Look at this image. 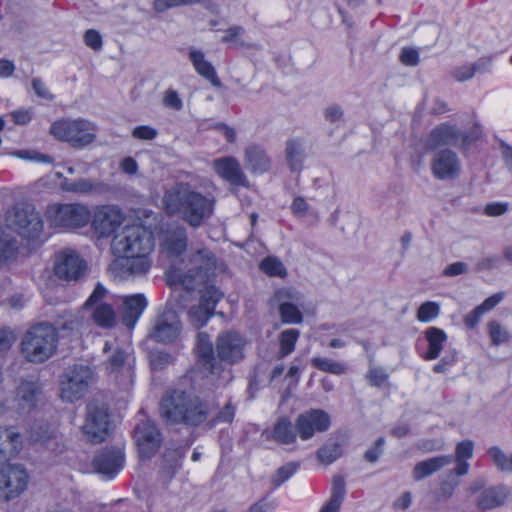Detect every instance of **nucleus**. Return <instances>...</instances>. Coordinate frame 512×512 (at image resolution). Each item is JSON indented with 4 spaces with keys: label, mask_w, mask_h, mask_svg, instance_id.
<instances>
[{
    "label": "nucleus",
    "mask_w": 512,
    "mask_h": 512,
    "mask_svg": "<svg viewBox=\"0 0 512 512\" xmlns=\"http://www.w3.org/2000/svg\"><path fill=\"white\" fill-rule=\"evenodd\" d=\"M163 204L168 215H178L189 226L198 228L212 216L215 199L187 182H179L165 192Z\"/></svg>",
    "instance_id": "f257e3e1"
},
{
    "label": "nucleus",
    "mask_w": 512,
    "mask_h": 512,
    "mask_svg": "<svg viewBox=\"0 0 512 512\" xmlns=\"http://www.w3.org/2000/svg\"><path fill=\"white\" fill-rule=\"evenodd\" d=\"M159 415L169 425L199 427L210 416V407L201 397L181 389L164 393L159 403Z\"/></svg>",
    "instance_id": "f03ea898"
},
{
    "label": "nucleus",
    "mask_w": 512,
    "mask_h": 512,
    "mask_svg": "<svg viewBox=\"0 0 512 512\" xmlns=\"http://www.w3.org/2000/svg\"><path fill=\"white\" fill-rule=\"evenodd\" d=\"M184 267L172 266L167 273V281L171 286H181L186 291H193L207 282L210 273L217 267L215 254L207 247L192 252Z\"/></svg>",
    "instance_id": "7ed1b4c3"
},
{
    "label": "nucleus",
    "mask_w": 512,
    "mask_h": 512,
    "mask_svg": "<svg viewBox=\"0 0 512 512\" xmlns=\"http://www.w3.org/2000/svg\"><path fill=\"white\" fill-rule=\"evenodd\" d=\"M247 341L243 335L234 330H225L216 337L215 362L219 370L212 373L211 381L217 385H225L233 378L231 366L245 358Z\"/></svg>",
    "instance_id": "20e7f679"
},
{
    "label": "nucleus",
    "mask_w": 512,
    "mask_h": 512,
    "mask_svg": "<svg viewBox=\"0 0 512 512\" xmlns=\"http://www.w3.org/2000/svg\"><path fill=\"white\" fill-rule=\"evenodd\" d=\"M58 333L56 328L47 322L30 327L23 335L20 351L27 362L42 364L57 351Z\"/></svg>",
    "instance_id": "39448f33"
},
{
    "label": "nucleus",
    "mask_w": 512,
    "mask_h": 512,
    "mask_svg": "<svg viewBox=\"0 0 512 512\" xmlns=\"http://www.w3.org/2000/svg\"><path fill=\"white\" fill-rule=\"evenodd\" d=\"M153 247L151 232L141 225L125 226L114 235L111 242V251L116 258L149 254Z\"/></svg>",
    "instance_id": "423d86ee"
},
{
    "label": "nucleus",
    "mask_w": 512,
    "mask_h": 512,
    "mask_svg": "<svg viewBox=\"0 0 512 512\" xmlns=\"http://www.w3.org/2000/svg\"><path fill=\"white\" fill-rule=\"evenodd\" d=\"M95 382L93 370L83 364L68 366L59 379L60 397L63 401L73 403L82 399Z\"/></svg>",
    "instance_id": "0eeeda50"
},
{
    "label": "nucleus",
    "mask_w": 512,
    "mask_h": 512,
    "mask_svg": "<svg viewBox=\"0 0 512 512\" xmlns=\"http://www.w3.org/2000/svg\"><path fill=\"white\" fill-rule=\"evenodd\" d=\"M97 127L85 119H62L54 122L50 133L60 141L68 142L73 148H83L96 139Z\"/></svg>",
    "instance_id": "6e6552de"
},
{
    "label": "nucleus",
    "mask_w": 512,
    "mask_h": 512,
    "mask_svg": "<svg viewBox=\"0 0 512 512\" xmlns=\"http://www.w3.org/2000/svg\"><path fill=\"white\" fill-rule=\"evenodd\" d=\"M7 227L25 238H36L43 229L40 214L32 204L16 203L5 214Z\"/></svg>",
    "instance_id": "1a4fd4ad"
},
{
    "label": "nucleus",
    "mask_w": 512,
    "mask_h": 512,
    "mask_svg": "<svg viewBox=\"0 0 512 512\" xmlns=\"http://www.w3.org/2000/svg\"><path fill=\"white\" fill-rule=\"evenodd\" d=\"M109 416L105 403L93 400L87 404L86 420L82 429L89 442L99 444L106 440L109 434Z\"/></svg>",
    "instance_id": "9d476101"
},
{
    "label": "nucleus",
    "mask_w": 512,
    "mask_h": 512,
    "mask_svg": "<svg viewBox=\"0 0 512 512\" xmlns=\"http://www.w3.org/2000/svg\"><path fill=\"white\" fill-rule=\"evenodd\" d=\"M52 226L66 229L82 228L91 220L89 209L81 204H55L48 207Z\"/></svg>",
    "instance_id": "9b49d317"
},
{
    "label": "nucleus",
    "mask_w": 512,
    "mask_h": 512,
    "mask_svg": "<svg viewBox=\"0 0 512 512\" xmlns=\"http://www.w3.org/2000/svg\"><path fill=\"white\" fill-rule=\"evenodd\" d=\"M181 332L182 322L178 313L165 307L154 317L148 338L157 343L172 344L180 338Z\"/></svg>",
    "instance_id": "f8f14e48"
},
{
    "label": "nucleus",
    "mask_w": 512,
    "mask_h": 512,
    "mask_svg": "<svg viewBox=\"0 0 512 512\" xmlns=\"http://www.w3.org/2000/svg\"><path fill=\"white\" fill-rule=\"evenodd\" d=\"M134 440L141 459H151L162 444V434L149 418L140 420L134 428Z\"/></svg>",
    "instance_id": "ddd939ff"
},
{
    "label": "nucleus",
    "mask_w": 512,
    "mask_h": 512,
    "mask_svg": "<svg viewBox=\"0 0 512 512\" xmlns=\"http://www.w3.org/2000/svg\"><path fill=\"white\" fill-rule=\"evenodd\" d=\"M86 270V261L75 250L64 249L55 254L53 271L60 280L78 281L85 275Z\"/></svg>",
    "instance_id": "4468645a"
},
{
    "label": "nucleus",
    "mask_w": 512,
    "mask_h": 512,
    "mask_svg": "<svg viewBox=\"0 0 512 512\" xmlns=\"http://www.w3.org/2000/svg\"><path fill=\"white\" fill-rule=\"evenodd\" d=\"M28 475L20 465L0 468V497L10 500L18 497L27 487Z\"/></svg>",
    "instance_id": "2eb2a0df"
},
{
    "label": "nucleus",
    "mask_w": 512,
    "mask_h": 512,
    "mask_svg": "<svg viewBox=\"0 0 512 512\" xmlns=\"http://www.w3.org/2000/svg\"><path fill=\"white\" fill-rule=\"evenodd\" d=\"M107 290L101 284L97 283L94 291L85 302L86 309H92L93 321L102 328H112L116 324V313L110 304L102 303L101 300L106 296Z\"/></svg>",
    "instance_id": "dca6fc26"
},
{
    "label": "nucleus",
    "mask_w": 512,
    "mask_h": 512,
    "mask_svg": "<svg viewBox=\"0 0 512 512\" xmlns=\"http://www.w3.org/2000/svg\"><path fill=\"white\" fill-rule=\"evenodd\" d=\"M124 215L114 205H103L98 207L92 217V228L100 238L111 236L122 224Z\"/></svg>",
    "instance_id": "f3484780"
},
{
    "label": "nucleus",
    "mask_w": 512,
    "mask_h": 512,
    "mask_svg": "<svg viewBox=\"0 0 512 512\" xmlns=\"http://www.w3.org/2000/svg\"><path fill=\"white\" fill-rule=\"evenodd\" d=\"M460 141L463 145H467L468 136L456 126L445 123L431 130L425 139L424 146L427 150H435L443 146H456Z\"/></svg>",
    "instance_id": "a211bd4d"
},
{
    "label": "nucleus",
    "mask_w": 512,
    "mask_h": 512,
    "mask_svg": "<svg viewBox=\"0 0 512 512\" xmlns=\"http://www.w3.org/2000/svg\"><path fill=\"white\" fill-rule=\"evenodd\" d=\"M151 267L147 254L124 256L116 258L110 265V270L120 278L145 275Z\"/></svg>",
    "instance_id": "6ab92c4d"
},
{
    "label": "nucleus",
    "mask_w": 512,
    "mask_h": 512,
    "mask_svg": "<svg viewBox=\"0 0 512 512\" xmlns=\"http://www.w3.org/2000/svg\"><path fill=\"white\" fill-rule=\"evenodd\" d=\"M124 453L118 448H105L93 459L94 470L106 478H113L123 467Z\"/></svg>",
    "instance_id": "aec40b11"
},
{
    "label": "nucleus",
    "mask_w": 512,
    "mask_h": 512,
    "mask_svg": "<svg viewBox=\"0 0 512 512\" xmlns=\"http://www.w3.org/2000/svg\"><path fill=\"white\" fill-rule=\"evenodd\" d=\"M431 170L433 175L439 180H451L460 174L461 166L455 152L445 149L435 153Z\"/></svg>",
    "instance_id": "412c9836"
},
{
    "label": "nucleus",
    "mask_w": 512,
    "mask_h": 512,
    "mask_svg": "<svg viewBox=\"0 0 512 512\" xmlns=\"http://www.w3.org/2000/svg\"><path fill=\"white\" fill-rule=\"evenodd\" d=\"M196 349L200 368L205 373V376L211 380L212 373L217 372L219 366L216 365L215 349L207 333H198Z\"/></svg>",
    "instance_id": "4be33fe9"
},
{
    "label": "nucleus",
    "mask_w": 512,
    "mask_h": 512,
    "mask_svg": "<svg viewBox=\"0 0 512 512\" xmlns=\"http://www.w3.org/2000/svg\"><path fill=\"white\" fill-rule=\"evenodd\" d=\"M213 166L219 176L235 186H248V181L239 162L233 157L214 160Z\"/></svg>",
    "instance_id": "5701e85b"
},
{
    "label": "nucleus",
    "mask_w": 512,
    "mask_h": 512,
    "mask_svg": "<svg viewBox=\"0 0 512 512\" xmlns=\"http://www.w3.org/2000/svg\"><path fill=\"white\" fill-rule=\"evenodd\" d=\"M61 188L66 192L82 195H104L112 191L109 184L88 178H79L76 180H69L65 178L61 182Z\"/></svg>",
    "instance_id": "b1692460"
},
{
    "label": "nucleus",
    "mask_w": 512,
    "mask_h": 512,
    "mask_svg": "<svg viewBox=\"0 0 512 512\" xmlns=\"http://www.w3.org/2000/svg\"><path fill=\"white\" fill-rule=\"evenodd\" d=\"M146 306L147 300L143 294L125 297L121 314L122 323L128 328H133Z\"/></svg>",
    "instance_id": "393cba45"
},
{
    "label": "nucleus",
    "mask_w": 512,
    "mask_h": 512,
    "mask_svg": "<svg viewBox=\"0 0 512 512\" xmlns=\"http://www.w3.org/2000/svg\"><path fill=\"white\" fill-rule=\"evenodd\" d=\"M22 447L21 435L11 428L0 427V464L19 453Z\"/></svg>",
    "instance_id": "a878e982"
},
{
    "label": "nucleus",
    "mask_w": 512,
    "mask_h": 512,
    "mask_svg": "<svg viewBox=\"0 0 512 512\" xmlns=\"http://www.w3.org/2000/svg\"><path fill=\"white\" fill-rule=\"evenodd\" d=\"M295 429L302 440L310 439L315 432L320 431V410L310 409L298 415Z\"/></svg>",
    "instance_id": "bb28decb"
},
{
    "label": "nucleus",
    "mask_w": 512,
    "mask_h": 512,
    "mask_svg": "<svg viewBox=\"0 0 512 512\" xmlns=\"http://www.w3.org/2000/svg\"><path fill=\"white\" fill-rule=\"evenodd\" d=\"M508 494V489L504 486H495L484 489L477 497V508L479 511L483 512L499 507L505 503Z\"/></svg>",
    "instance_id": "cd10ccee"
},
{
    "label": "nucleus",
    "mask_w": 512,
    "mask_h": 512,
    "mask_svg": "<svg viewBox=\"0 0 512 512\" xmlns=\"http://www.w3.org/2000/svg\"><path fill=\"white\" fill-rule=\"evenodd\" d=\"M453 461L452 455H441L418 462L413 468V478L419 481L439 471Z\"/></svg>",
    "instance_id": "c85d7f7f"
},
{
    "label": "nucleus",
    "mask_w": 512,
    "mask_h": 512,
    "mask_svg": "<svg viewBox=\"0 0 512 512\" xmlns=\"http://www.w3.org/2000/svg\"><path fill=\"white\" fill-rule=\"evenodd\" d=\"M276 299L279 304V312L283 322L287 323H300L302 321V314L299 308L290 302L294 296L289 290H280L276 293Z\"/></svg>",
    "instance_id": "c756f323"
},
{
    "label": "nucleus",
    "mask_w": 512,
    "mask_h": 512,
    "mask_svg": "<svg viewBox=\"0 0 512 512\" xmlns=\"http://www.w3.org/2000/svg\"><path fill=\"white\" fill-rule=\"evenodd\" d=\"M346 495V481L341 475H334L331 482L330 497L322 507V512H339Z\"/></svg>",
    "instance_id": "7c9ffc66"
},
{
    "label": "nucleus",
    "mask_w": 512,
    "mask_h": 512,
    "mask_svg": "<svg viewBox=\"0 0 512 512\" xmlns=\"http://www.w3.org/2000/svg\"><path fill=\"white\" fill-rule=\"evenodd\" d=\"M38 394L39 387L36 382L22 381L16 390L19 409L30 411L36 405Z\"/></svg>",
    "instance_id": "2f4dec72"
},
{
    "label": "nucleus",
    "mask_w": 512,
    "mask_h": 512,
    "mask_svg": "<svg viewBox=\"0 0 512 512\" xmlns=\"http://www.w3.org/2000/svg\"><path fill=\"white\" fill-rule=\"evenodd\" d=\"M163 248L169 256H179L187 248V233L185 228L177 227L170 231L163 243Z\"/></svg>",
    "instance_id": "473e14b6"
},
{
    "label": "nucleus",
    "mask_w": 512,
    "mask_h": 512,
    "mask_svg": "<svg viewBox=\"0 0 512 512\" xmlns=\"http://www.w3.org/2000/svg\"><path fill=\"white\" fill-rule=\"evenodd\" d=\"M425 338L428 342V350L424 358L433 360L439 357L443 344L447 341L446 333L437 327H429L425 331Z\"/></svg>",
    "instance_id": "72a5a7b5"
},
{
    "label": "nucleus",
    "mask_w": 512,
    "mask_h": 512,
    "mask_svg": "<svg viewBox=\"0 0 512 512\" xmlns=\"http://www.w3.org/2000/svg\"><path fill=\"white\" fill-rule=\"evenodd\" d=\"M245 159L248 166L255 172H264L270 167V159L259 145L249 146L245 150Z\"/></svg>",
    "instance_id": "f704fd0d"
},
{
    "label": "nucleus",
    "mask_w": 512,
    "mask_h": 512,
    "mask_svg": "<svg viewBox=\"0 0 512 512\" xmlns=\"http://www.w3.org/2000/svg\"><path fill=\"white\" fill-rule=\"evenodd\" d=\"M297 431L287 417H281L273 428V439L280 444L288 445L296 441Z\"/></svg>",
    "instance_id": "c9c22d12"
},
{
    "label": "nucleus",
    "mask_w": 512,
    "mask_h": 512,
    "mask_svg": "<svg viewBox=\"0 0 512 512\" xmlns=\"http://www.w3.org/2000/svg\"><path fill=\"white\" fill-rule=\"evenodd\" d=\"M189 57L200 75L208 79L214 86L220 85V80L216 75L214 67L204 59V55L201 51L192 50Z\"/></svg>",
    "instance_id": "e433bc0d"
},
{
    "label": "nucleus",
    "mask_w": 512,
    "mask_h": 512,
    "mask_svg": "<svg viewBox=\"0 0 512 512\" xmlns=\"http://www.w3.org/2000/svg\"><path fill=\"white\" fill-rule=\"evenodd\" d=\"M347 440V435L342 432L336 433L330 438L322 449V463L330 464L342 454V446Z\"/></svg>",
    "instance_id": "4c0bfd02"
},
{
    "label": "nucleus",
    "mask_w": 512,
    "mask_h": 512,
    "mask_svg": "<svg viewBox=\"0 0 512 512\" xmlns=\"http://www.w3.org/2000/svg\"><path fill=\"white\" fill-rule=\"evenodd\" d=\"M473 453V442L470 440L462 441L457 444L455 451V458L457 461V466L454 469V472L458 476H463L468 473L469 464L467 463V459L472 457Z\"/></svg>",
    "instance_id": "58836bf2"
},
{
    "label": "nucleus",
    "mask_w": 512,
    "mask_h": 512,
    "mask_svg": "<svg viewBox=\"0 0 512 512\" xmlns=\"http://www.w3.org/2000/svg\"><path fill=\"white\" fill-rule=\"evenodd\" d=\"M285 156L291 170H299L304 157V149L301 141L298 139H289L286 142Z\"/></svg>",
    "instance_id": "ea45409f"
},
{
    "label": "nucleus",
    "mask_w": 512,
    "mask_h": 512,
    "mask_svg": "<svg viewBox=\"0 0 512 512\" xmlns=\"http://www.w3.org/2000/svg\"><path fill=\"white\" fill-rule=\"evenodd\" d=\"M184 450L181 447L167 448L163 454V469L168 471L170 477L175 473V470L180 466V460L184 457Z\"/></svg>",
    "instance_id": "a19ab883"
},
{
    "label": "nucleus",
    "mask_w": 512,
    "mask_h": 512,
    "mask_svg": "<svg viewBox=\"0 0 512 512\" xmlns=\"http://www.w3.org/2000/svg\"><path fill=\"white\" fill-rule=\"evenodd\" d=\"M487 454L499 470L504 472H512V454H505L497 446L490 447L487 451Z\"/></svg>",
    "instance_id": "79ce46f5"
},
{
    "label": "nucleus",
    "mask_w": 512,
    "mask_h": 512,
    "mask_svg": "<svg viewBox=\"0 0 512 512\" xmlns=\"http://www.w3.org/2000/svg\"><path fill=\"white\" fill-rule=\"evenodd\" d=\"M30 440L34 443L43 445L47 450L52 452H56L59 447L57 438L48 431L40 434L35 428H33L30 432Z\"/></svg>",
    "instance_id": "37998d69"
},
{
    "label": "nucleus",
    "mask_w": 512,
    "mask_h": 512,
    "mask_svg": "<svg viewBox=\"0 0 512 512\" xmlns=\"http://www.w3.org/2000/svg\"><path fill=\"white\" fill-rule=\"evenodd\" d=\"M212 315L213 312L200 303L196 306H192L188 311L191 323L197 328L204 326Z\"/></svg>",
    "instance_id": "c03bdc74"
},
{
    "label": "nucleus",
    "mask_w": 512,
    "mask_h": 512,
    "mask_svg": "<svg viewBox=\"0 0 512 512\" xmlns=\"http://www.w3.org/2000/svg\"><path fill=\"white\" fill-rule=\"evenodd\" d=\"M174 361L173 356L164 351H152L149 354V363L153 371H162Z\"/></svg>",
    "instance_id": "a18cd8bd"
},
{
    "label": "nucleus",
    "mask_w": 512,
    "mask_h": 512,
    "mask_svg": "<svg viewBox=\"0 0 512 512\" xmlns=\"http://www.w3.org/2000/svg\"><path fill=\"white\" fill-rule=\"evenodd\" d=\"M261 270L269 276L284 277L286 269L281 261L274 257L265 258L260 264Z\"/></svg>",
    "instance_id": "49530a36"
},
{
    "label": "nucleus",
    "mask_w": 512,
    "mask_h": 512,
    "mask_svg": "<svg viewBox=\"0 0 512 512\" xmlns=\"http://www.w3.org/2000/svg\"><path fill=\"white\" fill-rule=\"evenodd\" d=\"M299 336V332L296 329H288L281 333L280 335V345L281 351L280 354L282 357L290 354L295 347V343Z\"/></svg>",
    "instance_id": "de8ad7c7"
},
{
    "label": "nucleus",
    "mask_w": 512,
    "mask_h": 512,
    "mask_svg": "<svg viewBox=\"0 0 512 512\" xmlns=\"http://www.w3.org/2000/svg\"><path fill=\"white\" fill-rule=\"evenodd\" d=\"M440 313V306L433 301H427L420 305L417 311V319L420 322H429Z\"/></svg>",
    "instance_id": "09e8293b"
},
{
    "label": "nucleus",
    "mask_w": 512,
    "mask_h": 512,
    "mask_svg": "<svg viewBox=\"0 0 512 512\" xmlns=\"http://www.w3.org/2000/svg\"><path fill=\"white\" fill-rule=\"evenodd\" d=\"M488 331L493 345L498 346L509 340V333L497 321L488 323Z\"/></svg>",
    "instance_id": "8fccbe9b"
},
{
    "label": "nucleus",
    "mask_w": 512,
    "mask_h": 512,
    "mask_svg": "<svg viewBox=\"0 0 512 512\" xmlns=\"http://www.w3.org/2000/svg\"><path fill=\"white\" fill-rule=\"evenodd\" d=\"M221 298L222 293L219 292L215 287H206L202 292L200 304H203L211 312L214 313L215 306Z\"/></svg>",
    "instance_id": "3c124183"
},
{
    "label": "nucleus",
    "mask_w": 512,
    "mask_h": 512,
    "mask_svg": "<svg viewBox=\"0 0 512 512\" xmlns=\"http://www.w3.org/2000/svg\"><path fill=\"white\" fill-rule=\"evenodd\" d=\"M298 469V464L290 462L280 467L272 477V484L277 487L289 479Z\"/></svg>",
    "instance_id": "603ef678"
},
{
    "label": "nucleus",
    "mask_w": 512,
    "mask_h": 512,
    "mask_svg": "<svg viewBox=\"0 0 512 512\" xmlns=\"http://www.w3.org/2000/svg\"><path fill=\"white\" fill-rule=\"evenodd\" d=\"M84 42L85 44L93 49L94 51H99L102 48V37L97 30L89 29L84 34Z\"/></svg>",
    "instance_id": "864d4df0"
},
{
    "label": "nucleus",
    "mask_w": 512,
    "mask_h": 512,
    "mask_svg": "<svg viewBox=\"0 0 512 512\" xmlns=\"http://www.w3.org/2000/svg\"><path fill=\"white\" fill-rule=\"evenodd\" d=\"M158 132L150 126H137L132 131V136L140 140H153L157 137Z\"/></svg>",
    "instance_id": "5fc2aeb1"
},
{
    "label": "nucleus",
    "mask_w": 512,
    "mask_h": 512,
    "mask_svg": "<svg viewBox=\"0 0 512 512\" xmlns=\"http://www.w3.org/2000/svg\"><path fill=\"white\" fill-rule=\"evenodd\" d=\"M16 336L14 332L8 328L0 329V352L8 351L15 342Z\"/></svg>",
    "instance_id": "6e6d98bb"
},
{
    "label": "nucleus",
    "mask_w": 512,
    "mask_h": 512,
    "mask_svg": "<svg viewBox=\"0 0 512 512\" xmlns=\"http://www.w3.org/2000/svg\"><path fill=\"white\" fill-rule=\"evenodd\" d=\"M163 103L166 107L176 111L182 108V100L180 99L178 93L171 89L165 92Z\"/></svg>",
    "instance_id": "4d7b16f0"
},
{
    "label": "nucleus",
    "mask_w": 512,
    "mask_h": 512,
    "mask_svg": "<svg viewBox=\"0 0 512 512\" xmlns=\"http://www.w3.org/2000/svg\"><path fill=\"white\" fill-rule=\"evenodd\" d=\"M189 5L188 0H154L153 7L157 12H164L170 8Z\"/></svg>",
    "instance_id": "13d9d810"
},
{
    "label": "nucleus",
    "mask_w": 512,
    "mask_h": 512,
    "mask_svg": "<svg viewBox=\"0 0 512 512\" xmlns=\"http://www.w3.org/2000/svg\"><path fill=\"white\" fill-rule=\"evenodd\" d=\"M400 61L404 65L415 66L419 62V54L416 49L403 48L400 54Z\"/></svg>",
    "instance_id": "bf43d9fd"
},
{
    "label": "nucleus",
    "mask_w": 512,
    "mask_h": 512,
    "mask_svg": "<svg viewBox=\"0 0 512 512\" xmlns=\"http://www.w3.org/2000/svg\"><path fill=\"white\" fill-rule=\"evenodd\" d=\"M127 357V354L123 350H115L112 356L109 358V365L111 370L118 371L121 367H123Z\"/></svg>",
    "instance_id": "052dcab7"
},
{
    "label": "nucleus",
    "mask_w": 512,
    "mask_h": 512,
    "mask_svg": "<svg viewBox=\"0 0 512 512\" xmlns=\"http://www.w3.org/2000/svg\"><path fill=\"white\" fill-rule=\"evenodd\" d=\"M322 371L341 375L345 373L346 367L342 363L330 359H322Z\"/></svg>",
    "instance_id": "680f3d73"
},
{
    "label": "nucleus",
    "mask_w": 512,
    "mask_h": 512,
    "mask_svg": "<svg viewBox=\"0 0 512 512\" xmlns=\"http://www.w3.org/2000/svg\"><path fill=\"white\" fill-rule=\"evenodd\" d=\"M368 379H369V382L374 385V386H377V387H380L382 386L388 376L387 374L385 373V371L383 369H380V368H373L369 371L368 375H367Z\"/></svg>",
    "instance_id": "e2e57ef3"
},
{
    "label": "nucleus",
    "mask_w": 512,
    "mask_h": 512,
    "mask_svg": "<svg viewBox=\"0 0 512 512\" xmlns=\"http://www.w3.org/2000/svg\"><path fill=\"white\" fill-rule=\"evenodd\" d=\"M504 292H498L490 297H488L481 305L478 307L482 310L483 313L492 310L498 303L502 301L504 298Z\"/></svg>",
    "instance_id": "0e129e2a"
},
{
    "label": "nucleus",
    "mask_w": 512,
    "mask_h": 512,
    "mask_svg": "<svg viewBox=\"0 0 512 512\" xmlns=\"http://www.w3.org/2000/svg\"><path fill=\"white\" fill-rule=\"evenodd\" d=\"M467 264L464 263V262H455L453 264H450L448 265L443 274L445 276H449V277H453V276H458V275H461V274H464L467 272Z\"/></svg>",
    "instance_id": "69168bd1"
},
{
    "label": "nucleus",
    "mask_w": 512,
    "mask_h": 512,
    "mask_svg": "<svg viewBox=\"0 0 512 512\" xmlns=\"http://www.w3.org/2000/svg\"><path fill=\"white\" fill-rule=\"evenodd\" d=\"M474 73L475 68L471 67V65H464L456 68L453 72V76L458 81H465L473 77Z\"/></svg>",
    "instance_id": "338daca9"
},
{
    "label": "nucleus",
    "mask_w": 512,
    "mask_h": 512,
    "mask_svg": "<svg viewBox=\"0 0 512 512\" xmlns=\"http://www.w3.org/2000/svg\"><path fill=\"white\" fill-rule=\"evenodd\" d=\"M457 484H458L457 481H454V482L444 481V482H442L441 485H440L439 494H438L439 500H447V499H449L452 496L453 491H454L455 487L457 486Z\"/></svg>",
    "instance_id": "774afa93"
}]
</instances>
